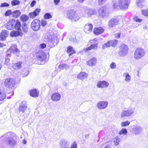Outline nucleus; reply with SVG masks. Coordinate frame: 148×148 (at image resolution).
I'll use <instances>...</instances> for the list:
<instances>
[{"instance_id": "obj_15", "label": "nucleus", "mask_w": 148, "mask_h": 148, "mask_svg": "<svg viewBox=\"0 0 148 148\" xmlns=\"http://www.w3.org/2000/svg\"><path fill=\"white\" fill-rule=\"evenodd\" d=\"M109 84L106 81H99L97 84V86L99 88H104L108 86Z\"/></svg>"}, {"instance_id": "obj_63", "label": "nucleus", "mask_w": 148, "mask_h": 148, "mask_svg": "<svg viewBox=\"0 0 148 148\" xmlns=\"http://www.w3.org/2000/svg\"><path fill=\"white\" fill-rule=\"evenodd\" d=\"M82 16L84 17H88V12L87 13H85L84 14H83L82 15Z\"/></svg>"}, {"instance_id": "obj_47", "label": "nucleus", "mask_w": 148, "mask_h": 148, "mask_svg": "<svg viewBox=\"0 0 148 148\" xmlns=\"http://www.w3.org/2000/svg\"><path fill=\"white\" fill-rule=\"evenodd\" d=\"M134 19L136 22L141 23L142 21V20L139 18L137 16H134Z\"/></svg>"}, {"instance_id": "obj_54", "label": "nucleus", "mask_w": 148, "mask_h": 148, "mask_svg": "<svg viewBox=\"0 0 148 148\" xmlns=\"http://www.w3.org/2000/svg\"><path fill=\"white\" fill-rule=\"evenodd\" d=\"M116 65L114 62H112L110 65V67L112 69H114L116 67Z\"/></svg>"}, {"instance_id": "obj_10", "label": "nucleus", "mask_w": 148, "mask_h": 148, "mask_svg": "<svg viewBox=\"0 0 148 148\" xmlns=\"http://www.w3.org/2000/svg\"><path fill=\"white\" fill-rule=\"evenodd\" d=\"M118 42V41L116 40L108 41L106 43H105L103 45L102 49H104L106 48L109 47L110 46L114 47L116 45Z\"/></svg>"}, {"instance_id": "obj_4", "label": "nucleus", "mask_w": 148, "mask_h": 148, "mask_svg": "<svg viewBox=\"0 0 148 148\" xmlns=\"http://www.w3.org/2000/svg\"><path fill=\"white\" fill-rule=\"evenodd\" d=\"M128 51V48L127 46L124 44H122L119 47L118 54L120 56L124 57L127 55Z\"/></svg>"}, {"instance_id": "obj_38", "label": "nucleus", "mask_w": 148, "mask_h": 148, "mask_svg": "<svg viewBox=\"0 0 148 148\" xmlns=\"http://www.w3.org/2000/svg\"><path fill=\"white\" fill-rule=\"evenodd\" d=\"M29 73V71L28 69L26 70L24 69L23 70L22 73V76L23 77H25L28 75Z\"/></svg>"}, {"instance_id": "obj_26", "label": "nucleus", "mask_w": 148, "mask_h": 148, "mask_svg": "<svg viewBox=\"0 0 148 148\" xmlns=\"http://www.w3.org/2000/svg\"><path fill=\"white\" fill-rule=\"evenodd\" d=\"M86 10L88 12V17H91L92 14H95L96 13V12L95 10L89 8H87Z\"/></svg>"}, {"instance_id": "obj_53", "label": "nucleus", "mask_w": 148, "mask_h": 148, "mask_svg": "<svg viewBox=\"0 0 148 148\" xmlns=\"http://www.w3.org/2000/svg\"><path fill=\"white\" fill-rule=\"evenodd\" d=\"M41 26L42 27H45L46 25L47 22L44 20H42L41 21Z\"/></svg>"}, {"instance_id": "obj_37", "label": "nucleus", "mask_w": 148, "mask_h": 148, "mask_svg": "<svg viewBox=\"0 0 148 148\" xmlns=\"http://www.w3.org/2000/svg\"><path fill=\"white\" fill-rule=\"evenodd\" d=\"M10 49H11V51L12 53H15L17 51L18 49L17 48L16 46V45L12 46Z\"/></svg>"}, {"instance_id": "obj_14", "label": "nucleus", "mask_w": 148, "mask_h": 148, "mask_svg": "<svg viewBox=\"0 0 148 148\" xmlns=\"http://www.w3.org/2000/svg\"><path fill=\"white\" fill-rule=\"evenodd\" d=\"M119 21L118 19L116 18H113L110 20L108 22V26L110 27H115L117 25Z\"/></svg>"}, {"instance_id": "obj_29", "label": "nucleus", "mask_w": 148, "mask_h": 148, "mask_svg": "<svg viewBox=\"0 0 148 148\" xmlns=\"http://www.w3.org/2000/svg\"><path fill=\"white\" fill-rule=\"evenodd\" d=\"M22 62H21L14 64L12 65V67L14 69H17L21 67Z\"/></svg>"}, {"instance_id": "obj_59", "label": "nucleus", "mask_w": 148, "mask_h": 148, "mask_svg": "<svg viewBox=\"0 0 148 148\" xmlns=\"http://www.w3.org/2000/svg\"><path fill=\"white\" fill-rule=\"evenodd\" d=\"M121 35V33H119L118 34L116 33L115 34V36L117 38H119L120 37Z\"/></svg>"}, {"instance_id": "obj_56", "label": "nucleus", "mask_w": 148, "mask_h": 148, "mask_svg": "<svg viewBox=\"0 0 148 148\" xmlns=\"http://www.w3.org/2000/svg\"><path fill=\"white\" fill-rule=\"evenodd\" d=\"M46 45L44 43L41 44L40 45V48H41L42 49H44L46 47Z\"/></svg>"}, {"instance_id": "obj_18", "label": "nucleus", "mask_w": 148, "mask_h": 148, "mask_svg": "<svg viewBox=\"0 0 148 148\" xmlns=\"http://www.w3.org/2000/svg\"><path fill=\"white\" fill-rule=\"evenodd\" d=\"M8 35V33L7 30H2L0 34L1 40H5Z\"/></svg>"}, {"instance_id": "obj_24", "label": "nucleus", "mask_w": 148, "mask_h": 148, "mask_svg": "<svg viewBox=\"0 0 148 148\" xmlns=\"http://www.w3.org/2000/svg\"><path fill=\"white\" fill-rule=\"evenodd\" d=\"M69 144L66 140H62L60 142V146L61 148H68V146Z\"/></svg>"}, {"instance_id": "obj_23", "label": "nucleus", "mask_w": 148, "mask_h": 148, "mask_svg": "<svg viewBox=\"0 0 148 148\" xmlns=\"http://www.w3.org/2000/svg\"><path fill=\"white\" fill-rule=\"evenodd\" d=\"M104 31V29L103 27H99L98 28H95L94 29L93 32L95 34L98 35L103 33Z\"/></svg>"}, {"instance_id": "obj_58", "label": "nucleus", "mask_w": 148, "mask_h": 148, "mask_svg": "<svg viewBox=\"0 0 148 148\" xmlns=\"http://www.w3.org/2000/svg\"><path fill=\"white\" fill-rule=\"evenodd\" d=\"M64 64H60L59 66V68L61 69H64Z\"/></svg>"}, {"instance_id": "obj_6", "label": "nucleus", "mask_w": 148, "mask_h": 148, "mask_svg": "<svg viewBox=\"0 0 148 148\" xmlns=\"http://www.w3.org/2000/svg\"><path fill=\"white\" fill-rule=\"evenodd\" d=\"M119 6L122 10H126L128 8L130 2L128 0H119Z\"/></svg>"}, {"instance_id": "obj_33", "label": "nucleus", "mask_w": 148, "mask_h": 148, "mask_svg": "<svg viewBox=\"0 0 148 148\" xmlns=\"http://www.w3.org/2000/svg\"><path fill=\"white\" fill-rule=\"evenodd\" d=\"M6 95L4 92L0 89V100H3L5 97Z\"/></svg>"}, {"instance_id": "obj_52", "label": "nucleus", "mask_w": 148, "mask_h": 148, "mask_svg": "<svg viewBox=\"0 0 148 148\" xmlns=\"http://www.w3.org/2000/svg\"><path fill=\"white\" fill-rule=\"evenodd\" d=\"M9 6V4L6 3H1L0 7H8Z\"/></svg>"}, {"instance_id": "obj_40", "label": "nucleus", "mask_w": 148, "mask_h": 148, "mask_svg": "<svg viewBox=\"0 0 148 148\" xmlns=\"http://www.w3.org/2000/svg\"><path fill=\"white\" fill-rule=\"evenodd\" d=\"M127 133V130L126 129L123 128L119 132L120 135H126Z\"/></svg>"}, {"instance_id": "obj_20", "label": "nucleus", "mask_w": 148, "mask_h": 148, "mask_svg": "<svg viewBox=\"0 0 148 148\" xmlns=\"http://www.w3.org/2000/svg\"><path fill=\"white\" fill-rule=\"evenodd\" d=\"M23 34L22 31L19 30L16 31L13 30L10 33V36L12 37H16L18 36H22Z\"/></svg>"}, {"instance_id": "obj_3", "label": "nucleus", "mask_w": 148, "mask_h": 148, "mask_svg": "<svg viewBox=\"0 0 148 148\" xmlns=\"http://www.w3.org/2000/svg\"><path fill=\"white\" fill-rule=\"evenodd\" d=\"M67 16L71 21L74 22L77 21L80 18V17L78 16L77 14L72 10H69L67 12Z\"/></svg>"}, {"instance_id": "obj_43", "label": "nucleus", "mask_w": 148, "mask_h": 148, "mask_svg": "<svg viewBox=\"0 0 148 148\" xmlns=\"http://www.w3.org/2000/svg\"><path fill=\"white\" fill-rule=\"evenodd\" d=\"M114 142L115 145H117L120 142V138L118 136H116L114 139Z\"/></svg>"}, {"instance_id": "obj_64", "label": "nucleus", "mask_w": 148, "mask_h": 148, "mask_svg": "<svg viewBox=\"0 0 148 148\" xmlns=\"http://www.w3.org/2000/svg\"><path fill=\"white\" fill-rule=\"evenodd\" d=\"M57 74V71H54L52 74V77H54Z\"/></svg>"}, {"instance_id": "obj_61", "label": "nucleus", "mask_w": 148, "mask_h": 148, "mask_svg": "<svg viewBox=\"0 0 148 148\" xmlns=\"http://www.w3.org/2000/svg\"><path fill=\"white\" fill-rule=\"evenodd\" d=\"M145 1V0H137L136 1V2L142 4V3H143Z\"/></svg>"}, {"instance_id": "obj_42", "label": "nucleus", "mask_w": 148, "mask_h": 148, "mask_svg": "<svg viewBox=\"0 0 148 148\" xmlns=\"http://www.w3.org/2000/svg\"><path fill=\"white\" fill-rule=\"evenodd\" d=\"M52 16L49 13H46L44 15V18L45 19H49L51 18Z\"/></svg>"}, {"instance_id": "obj_31", "label": "nucleus", "mask_w": 148, "mask_h": 148, "mask_svg": "<svg viewBox=\"0 0 148 148\" xmlns=\"http://www.w3.org/2000/svg\"><path fill=\"white\" fill-rule=\"evenodd\" d=\"M12 14L14 18H16L20 15L21 13L19 10H16L14 11Z\"/></svg>"}, {"instance_id": "obj_25", "label": "nucleus", "mask_w": 148, "mask_h": 148, "mask_svg": "<svg viewBox=\"0 0 148 148\" xmlns=\"http://www.w3.org/2000/svg\"><path fill=\"white\" fill-rule=\"evenodd\" d=\"M21 25L20 22L18 20H16L15 22V25L14 26L15 29L18 31H22L21 29Z\"/></svg>"}, {"instance_id": "obj_49", "label": "nucleus", "mask_w": 148, "mask_h": 148, "mask_svg": "<svg viewBox=\"0 0 148 148\" xmlns=\"http://www.w3.org/2000/svg\"><path fill=\"white\" fill-rule=\"evenodd\" d=\"M12 12L11 10H8L5 13V16H9L12 14Z\"/></svg>"}, {"instance_id": "obj_32", "label": "nucleus", "mask_w": 148, "mask_h": 148, "mask_svg": "<svg viewBox=\"0 0 148 148\" xmlns=\"http://www.w3.org/2000/svg\"><path fill=\"white\" fill-rule=\"evenodd\" d=\"M67 49V52L71 53L69 54V56H71L72 54L75 53V51L72 46H69L68 47Z\"/></svg>"}, {"instance_id": "obj_17", "label": "nucleus", "mask_w": 148, "mask_h": 148, "mask_svg": "<svg viewBox=\"0 0 148 148\" xmlns=\"http://www.w3.org/2000/svg\"><path fill=\"white\" fill-rule=\"evenodd\" d=\"M40 11V9L37 8L33 12L29 13V16L30 18H34L39 14Z\"/></svg>"}, {"instance_id": "obj_44", "label": "nucleus", "mask_w": 148, "mask_h": 148, "mask_svg": "<svg viewBox=\"0 0 148 148\" xmlns=\"http://www.w3.org/2000/svg\"><path fill=\"white\" fill-rule=\"evenodd\" d=\"M142 13L143 15L145 16H148V9L142 10Z\"/></svg>"}, {"instance_id": "obj_21", "label": "nucleus", "mask_w": 148, "mask_h": 148, "mask_svg": "<svg viewBox=\"0 0 148 148\" xmlns=\"http://www.w3.org/2000/svg\"><path fill=\"white\" fill-rule=\"evenodd\" d=\"M60 95L58 93H55L52 94L51 96L52 100L55 101H59L60 98Z\"/></svg>"}, {"instance_id": "obj_28", "label": "nucleus", "mask_w": 148, "mask_h": 148, "mask_svg": "<svg viewBox=\"0 0 148 148\" xmlns=\"http://www.w3.org/2000/svg\"><path fill=\"white\" fill-rule=\"evenodd\" d=\"M87 76L88 74L87 73L85 72H81L77 76V78L81 80H84L87 77Z\"/></svg>"}, {"instance_id": "obj_16", "label": "nucleus", "mask_w": 148, "mask_h": 148, "mask_svg": "<svg viewBox=\"0 0 148 148\" xmlns=\"http://www.w3.org/2000/svg\"><path fill=\"white\" fill-rule=\"evenodd\" d=\"M97 62V58L95 57H93L91 59L88 61L86 63L89 66H93L96 65Z\"/></svg>"}, {"instance_id": "obj_46", "label": "nucleus", "mask_w": 148, "mask_h": 148, "mask_svg": "<svg viewBox=\"0 0 148 148\" xmlns=\"http://www.w3.org/2000/svg\"><path fill=\"white\" fill-rule=\"evenodd\" d=\"M106 2V0H99L98 3L99 5L101 6L103 5Z\"/></svg>"}, {"instance_id": "obj_39", "label": "nucleus", "mask_w": 148, "mask_h": 148, "mask_svg": "<svg viewBox=\"0 0 148 148\" xmlns=\"http://www.w3.org/2000/svg\"><path fill=\"white\" fill-rule=\"evenodd\" d=\"M20 18L23 22H25L28 19L29 17L25 15H23L21 16Z\"/></svg>"}, {"instance_id": "obj_51", "label": "nucleus", "mask_w": 148, "mask_h": 148, "mask_svg": "<svg viewBox=\"0 0 148 148\" xmlns=\"http://www.w3.org/2000/svg\"><path fill=\"white\" fill-rule=\"evenodd\" d=\"M113 7L115 9L118 10L119 9V4L118 5L117 3H114L113 5Z\"/></svg>"}, {"instance_id": "obj_30", "label": "nucleus", "mask_w": 148, "mask_h": 148, "mask_svg": "<svg viewBox=\"0 0 148 148\" xmlns=\"http://www.w3.org/2000/svg\"><path fill=\"white\" fill-rule=\"evenodd\" d=\"M30 95L33 97H37L39 94L37 90L36 89H33L30 91Z\"/></svg>"}, {"instance_id": "obj_45", "label": "nucleus", "mask_w": 148, "mask_h": 148, "mask_svg": "<svg viewBox=\"0 0 148 148\" xmlns=\"http://www.w3.org/2000/svg\"><path fill=\"white\" fill-rule=\"evenodd\" d=\"M130 124V122L128 121L125 122H122L121 123V125L122 126H125L128 125Z\"/></svg>"}, {"instance_id": "obj_36", "label": "nucleus", "mask_w": 148, "mask_h": 148, "mask_svg": "<svg viewBox=\"0 0 148 148\" xmlns=\"http://www.w3.org/2000/svg\"><path fill=\"white\" fill-rule=\"evenodd\" d=\"M22 27L23 31L25 33H27L28 31V28L27 24L25 23H23L22 25Z\"/></svg>"}, {"instance_id": "obj_9", "label": "nucleus", "mask_w": 148, "mask_h": 148, "mask_svg": "<svg viewBox=\"0 0 148 148\" xmlns=\"http://www.w3.org/2000/svg\"><path fill=\"white\" fill-rule=\"evenodd\" d=\"M134 110L133 109L129 108L123 111L120 115L121 118L129 117L131 116L134 113Z\"/></svg>"}, {"instance_id": "obj_5", "label": "nucleus", "mask_w": 148, "mask_h": 148, "mask_svg": "<svg viewBox=\"0 0 148 148\" xmlns=\"http://www.w3.org/2000/svg\"><path fill=\"white\" fill-rule=\"evenodd\" d=\"M144 49L141 48H138L135 50L134 54V58L136 60H139L143 57L145 55Z\"/></svg>"}, {"instance_id": "obj_41", "label": "nucleus", "mask_w": 148, "mask_h": 148, "mask_svg": "<svg viewBox=\"0 0 148 148\" xmlns=\"http://www.w3.org/2000/svg\"><path fill=\"white\" fill-rule=\"evenodd\" d=\"M20 3V2L18 0H13L11 2V4L13 6H15L18 5Z\"/></svg>"}, {"instance_id": "obj_7", "label": "nucleus", "mask_w": 148, "mask_h": 148, "mask_svg": "<svg viewBox=\"0 0 148 148\" xmlns=\"http://www.w3.org/2000/svg\"><path fill=\"white\" fill-rule=\"evenodd\" d=\"M19 112H22L23 113H26V114H29L26 101H23L20 103L19 107Z\"/></svg>"}, {"instance_id": "obj_57", "label": "nucleus", "mask_w": 148, "mask_h": 148, "mask_svg": "<svg viewBox=\"0 0 148 148\" xmlns=\"http://www.w3.org/2000/svg\"><path fill=\"white\" fill-rule=\"evenodd\" d=\"M36 3V2L35 0L33 1L30 4V6L31 7H33L34 6Z\"/></svg>"}, {"instance_id": "obj_12", "label": "nucleus", "mask_w": 148, "mask_h": 148, "mask_svg": "<svg viewBox=\"0 0 148 148\" xmlns=\"http://www.w3.org/2000/svg\"><path fill=\"white\" fill-rule=\"evenodd\" d=\"M37 58L40 61H43L45 60L46 57L45 53L43 51H40L36 55Z\"/></svg>"}, {"instance_id": "obj_62", "label": "nucleus", "mask_w": 148, "mask_h": 148, "mask_svg": "<svg viewBox=\"0 0 148 148\" xmlns=\"http://www.w3.org/2000/svg\"><path fill=\"white\" fill-rule=\"evenodd\" d=\"M60 2V0H54V2L55 4L57 5Z\"/></svg>"}, {"instance_id": "obj_2", "label": "nucleus", "mask_w": 148, "mask_h": 148, "mask_svg": "<svg viewBox=\"0 0 148 148\" xmlns=\"http://www.w3.org/2000/svg\"><path fill=\"white\" fill-rule=\"evenodd\" d=\"M16 84L15 80L12 78H8L5 79L4 85L5 87L9 89H12Z\"/></svg>"}, {"instance_id": "obj_13", "label": "nucleus", "mask_w": 148, "mask_h": 148, "mask_svg": "<svg viewBox=\"0 0 148 148\" xmlns=\"http://www.w3.org/2000/svg\"><path fill=\"white\" fill-rule=\"evenodd\" d=\"M108 103L107 101L99 102L97 105V108L99 109H104L108 106Z\"/></svg>"}, {"instance_id": "obj_11", "label": "nucleus", "mask_w": 148, "mask_h": 148, "mask_svg": "<svg viewBox=\"0 0 148 148\" xmlns=\"http://www.w3.org/2000/svg\"><path fill=\"white\" fill-rule=\"evenodd\" d=\"M106 11V9L105 7L103 6L100 7L98 11L99 16L102 17L106 16L107 15Z\"/></svg>"}, {"instance_id": "obj_8", "label": "nucleus", "mask_w": 148, "mask_h": 148, "mask_svg": "<svg viewBox=\"0 0 148 148\" xmlns=\"http://www.w3.org/2000/svg\"><path fill=\"white\" fill-rule=\"evenodd\" d=\"M31 26L33 30L34 31H38L40 27V21L38 19L34 20L31 23Z\"/></svg>"}, {"instance_id": "obj_55", "label": "nucleus", "mask_w": 148, "mask_h": 148, "mask_svg": "<svg viewBox=\"0 0 148 148\" xmlns=\"http://www.w3.org/2000/svg\"><path fill=\"white\" fill-rule=\"evenodd\" d=\"M12 52L11 51V49L10 48L7 50L6 52V55H7L6 57H8V56H10L11 53Z\"/></svg>"}, {"instance_id": "obj_27", "label": "nucleus", "mask_w": 148, "mask_h": 148, "mask_svg": "<svg viewBox=\"0 0 148 148\" xmlns=\"http://www.w3.org/2000/svg\"><path fill=\"white\" fill-rule=\"evenodd\" d=\"M97 45V43L92 44L88 48L84 49V50L86 51H88L91 49L96 50L98 48Z\"/></svg>"}, {"instance_id": "obj_35", "label": "nucleus", "mask_w": 148, "mask_h": 148, "mask_svg": "<svg viewBox=\"0 0 148 148\" xmlns=\"http://www.w3.org/2000/svg\"><path fill=\"white\" fill-rule=\"evenodd\" d=\"M6 27L8 29H12L14 27V25L12 23H8L6 26Z\"/></svg>"}, {"instance_id": "obj_50", "label": "nucleus", "mask_w": 148, "mask_h": 148, "mask_svg": "<svg viewBox=\"0 0 148 148\" xmlns=\"http://www.w3.org/2000/svg\"><path fill=\"white\" fill-rule=\"evenodd\" d=\"M77 146L76 142L75 141L71 144L70 148H77Z\"/></svg>"}, {"instance_id": "obj_22", "label": "nucleus", "mask_w": 148, "mask_h": 148, "mask_svg": "<svg viewBox=\"0 0 148 148\" xmlns=\"http://www.w3.org/2000/svg\"><path fill=\"white\" fill-rule=\"evenodd\" d=\"M133 131L135 134L138 135L141 133L142 129L140 127L136 126L133 128Z\"/></svg>"}, {"instance_id": "obj_19", "label": "nucleus", "mask_w": 148, "mask_h": 148, "mask_svg": "<svg viewBox=\"0 0 148 148\" xmlns=\"http://www.w3.org/2000/svg\"><path fill=\"white\" fill-rule=\"evenodd\" d=\"M92 25L88 23L85 25L84 29V31L86 33H89L92 31Z\"/></svg>"}, {"instance_id": "obj_48", "label": "nucleus", "mask_w": 148, "mask_h": 148, "mask_svg": "<svg viewBox=\"0 0 148 148\" xmlns=\"http://www.w3.org/2000/svg\"><path fill=\"white\" fill-rule=\"evenodd\" d=\"M10 60L8 58V57H6L5 58V61L4 63L6 65L8 66L9 64V62H10Z\"/></svg>"}, {"instance_id": "obj_34", "label": "nucleus", "mask_w": 148, "mask_h": 148, "mask_svg": "<svg viewBox=\"0 0 148 148\" xmlns=\"http://www.w3.org/2000/svg\"><path fill=\"white\" fill-rule=\"evenodd\" d=\"M123 75H125V81L126 82H129L131 79V76L128 73H126L123 74Z\"/></svg>"}, {"instance_id": "obj_1", "label": "nucleus", "mask_w": 148, "mask_h": 148, "mask_svg": "<svg viewBox=\"0 0 148 148\" xmlns=\"http://www.w3.org/2000/svg\"><path fill=\"white\" fill-rule=\"evenodd\" d=\"M2 138L5 139L7 145L10 147H13L17 143L18 137L13 132H8L5 134Z\"/></svg>"}, {"instance_id": "obj_60", "label": "nucleus", "mask_w": 148, "mask_h": 148, "mask_svg": "<svg viewBox=\"0 0 148 148\" xmlns=\"http://www.w3.org/2000/svg\"><path fill=\"white\" fill-rule=\"evenodd\" d=\"M136 5L138 7L140 8H141L143 7V5L141 3H139L136 2Z\"/></svg>"}]
</instances>
